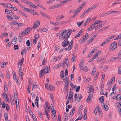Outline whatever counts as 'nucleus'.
<instances>
[{"label": "nucleus", "instance_id": "nucleus-55", "mask_svg": "<svg viewBox=\"0 0 121 121\" xmlns=\"http://www.w3.org/2000/svg\"><path fill=\"white\" fill-rule=\"evenodd\" d=\"M93 86L92 85H91L90 86V88H89V90L91 92L93 91V88L92 87Z\"/></svg>", "mask_w": 121, "mask_h": 121}, {"label": "nucleus", "instance_id": "nucleus-9", "mask_svg": "<svg viewBox=\"0 0 121 121\" xmlns=\"http://www.w3.org/2000/svg\"><path fill=\"white\" fill-rule=\"evenodd\" d=\"M17 38L16 37H14L13 39L11 41V43L13 44H15L16 43V40Z\"/></svg>", "mask_w": 121, "mask_h": 121}, {"label": "nucleus", "instance_id": "nucleus-8", "mask_svg": "<svg viewBox=\"0 0 121 121\" xmlns=\"http://www.w3.org/2000/svg\"><path fill=\"white\" fill-rule=\"evenodd\" d=\"M83 30V29H81L80 31L77 34L76 36L74 37L75 38H76L77 37H79L81 35H82V30Z\"/></svg>", "mask_w": 121, "mask_h": 121}, {"label": "nucleus", "instance_id": "nucleus-13", "mask_svg": "<svg viewBox=\"0 0 121 121\" xmlns=\"http://www.w3.org/2000/svg\"><path fill=\"white\" fill-rule=\"evenodd\" d=\"M24 58H22L21 59V62H20V60H19L18 62L17 63V64L18 66H20V65H21V66H22V64L23 63L24 61Z\"/></svg>", "mask_w": 121, "mask_h": 121}, {"label": "nucleus", "instance_id": "nucleus-45", "mask_svg": "<svg viewBox=\"0 0 121 121\" xmlns=\"http://www.w3.org/2000/svg\"><path fill=\"white\" fill-rule=\"evenodd\" d=\"M72 48V46H71V45L69 44L67 48L68 50L69 51Z\"/></svg>", "mask_w": 121, "mask_h": 121}, {"label": "nucleus", "instance_id": "nucleus-36", "mask_svg": "<svg viewBox=\"0 0 121 121\" xmlns=\"http://www.w3.org/2000/svg\"><path fill=\"white\" fill-rule=\"evenodd\" d=\"M30 6L32 7H33L35 9H36L37 8V6H36L33 3H31Z\"/></svg>", "mask_w": 121, "mask_h": 121}, {"label": "nucleus", "instance_id": "nucleus-18", "mask_svg": "<svg viewBox=\"0 0 121 121\" xmlns=\"http://www.w3.org/2000/svg\"><path fill=\"white\" fill-rule=\"evenodd\" d=\"M4 91L5 92H6L7 91H8V88L7 86V84L5 82V83L4 84Z\"/></svg>", "mask_w": 121, "mask_h": 121}, {"label": "nucleus", "instance_id": "nucleus-32", "mask_svg": "<svg viewBox=\"0 0 121 121\" xmlns=\"http://www.w3.org/2000/svg\"><path fill=\"white\" fill-rule=\"evenodd\" d=\"M84 63L82 62H81L79 64V66L80 69H82L83 68V66Z\"/></svg>", "mask_w": 121, "mask_h": 121}, {"label": "nucleus", "instance_id": "nucleus-63", "mask_svg": "<svg viewBox=\"0 0 121 121\" xmlns=\"http://www.w3.org/2000/svg\"><path fill=\"white\" fill-rule=\"evenodd\" d=\"M118 73L120 74H121V66L119 68Z\"/></svg>", "mask_w": 121, "mask_h": 121}, {"label": "nucleus", "instance_id": "nucleus-60", "mask_svg": "<svg viewBox=\"0 0 121 121\" xmlns=\"http://www.w3.org/2000/svg\"><path fill=\"white\" fill-rule=\"evenodd\" d=\"M3 96L4 98H5L7 96V95L6 93L5 92L3 93H2Z\"/></svg>", "mask_w": 121, "mask_h": 121}, {"label": "nucleus", "instance_id": "nucleus-1", "mask_svg": "<svg viewBox=\"0 0 121 121\" xmlns=\"http://www.w3.org/2000/svg\"><path fill=\"white\" fill-rule=\"evenodd\" d=\"M99 99L102 102V103L104 105L103 108L104 109L105 111H107L108 109V106L105 105V104L103 102L104 100V97L103 96H101L100 98H99Z\"/></svg>", "mask_w": 121, "mask_h": 121}, {"label": "nucleus", "instance_id": "nucleus-20", "mask_svg": "<svg viewBox=\"0 0 121 121\" xmlns=\"http://www.w3.org/2000/svg\"><path fill=\"white\" fill-rule=\"evenodd\" d=\"M94 52V50L91 51L90 52L89 54L87 56V58L90 57L92 55Z\"/></svg>", "mask_w": 121, "mask_h": 121}, {"label": "nucleus", "instance_id": "nucleus-25", "mask_svg": "<svg viewBox=\"0 0 121 121\" xmlns=\"http://www.w3.org/2000/svg\"><path fill=\"white\" fill-rule=\"evenodd\" d=\"M91 17H89L87 19L86 21V23H89L91 22L92 21V20H91Z\"/></svg>", "mask_w": 121, "mask_h": 121}, {"label": "nucleus", "instance_id": "nucleus-48", "mask_svg": "<svg viewBox=\"0 0 121 121\" xmlns=\"http://www.w3.org/2000/svg\"><path fill=\"white\" fill-rule=\"evenodd\" d=\"M78 13L76 12V11H75L74 12V14L72 17V18H74L78 14Z\"/></svg>", "mask_w": 121, "mask_h": 121}, {"label": "nucleus", "instance_id": "nucleus-10", "mask_svg": "<svg viewBox=\"0 0 121 121\" xmlns=\"http://www.w3.org/2000/svg\"><path fill=\"white\" fill-rule=\"evenodd\" d=\"M54 86L52 85L49 84V85H48V90L52 91V90L54 91Z\"/></svg>", "mask_w": 121, "mask_h": 121}, {"label": "nucleus", "instance_id": "nucleus-28", "mask_svg": "<svg viewBox=\"0 0 121 121\" xmlns=\"http://www.w3.org/2000/svg\"><path fill=\"white\" fill-rule=\"evenodd\" d=\"M65 63L66 64V65L67 66V65H69V61L68 60V59H66L64 61Z\"/></svg>", "mask_w": 121, "mask_h": 121}, {"label": "nucleus", "instance_id": "nucleus-15", "mask_svg": "<svg viewBox=\"0 0 121 121\" xmlns=\"http://www.w3.org/2000/svg\"><path fill=\"white\" fill-rule=\"evenodd\" d=\"M40 13L42 15L43 17H47L49 19V17H48V15L44 13H42L41 12H40Z\"/></svg>", "mask_w": 121, "mask_h": 121}, {"label": "nucleus", "instance_id": "nucleus-26", "mask_svg": "<svg viewBox=\"0 0 121 121\" xmlns=\"http://www.w3.org/2000/svg\"><path fill=\"white\" fill-rule=\"evenodd\" d=\"M24 31H25L24 32H25V33L26 32V34H28L30 32V29L29 28H28Z\"/></svg>", "mask_w": 121, "mask_h": 121}, {"label": "nucleus", "instance_id": "nucleus-30", "mask_svg": "<svg viewBox=\"0 0 121 121\" xmlns=\"http://www.w3.org/2000/svg\"><path fill=\"white\" fill-rule=\"evenodd\" d=\"M101 52V51L100 50L98 51L95 54V56H94V57H95V58H97L98 55Z\"/></svg>", "mask_w": 121, "mask_h": 121}, {"label": "nucleus", "instance_id": "nucleus-64", "mask_svg": "<svg viewBox=\"0 0 121 121\" xmlns=\"http://www.w3.org/2000/svg\"><path fill=\"white\" fill-rule=\"evenodd\" d=\"M118 57L119 58H121V50L119 52L118 54Z\"/></svg>", "mask_w": 121, "mask_h": 121}, {"label": "nucleus", "instance_id": "nucleus-57", "mask_svg": "<svg viewBox=\"0 0 121 121\" xmlns=\"http://www.w3.org/2000/svg\"><path fill=\"white\" fill-rule=\"evenodd\" d=\"M51 112L52 113H53V115L55 114L56 115V110L54 109H52V111H51Z\"/></svg>", "mask_w": 121, "mask_h": 121}, {"label": "nucleus", "instance_id": "nucleus-6", "mask_svg": "<svg viewBox=\"0 0 121 121\" xmlns=\"http://www.w3.org/2000/svg\"><path fill=\"white\" fill-rule=\"evenodd\" d=\"M14 11H12L10 10H9L7 9H5V12L7 13L8 14H14L13 12Z\"/></svg>", "mask_w": 121, "mask_h": 121}, {"label": "nucleus", "instance_id": "nucleus-39", "mask_svg": "<svg viewBox=\"0 0 121 121\" xmlns=\"http://www.w3.org/2000/svg\"><path fill=\"white\" fill-rule=\"evenodd\" d=\"M57 4L56 5H54L50 7V8L51 9H54L56 8H57L58 7L57 6Z\"/></svg>", "mask_w": 121, "mask_h": 121}, {"label": "nucleus", "instance_id": "nucleus-51", "mask_svg": "<svg viewBox=\"0 0 121 121\" xmlns=\"http://www.w3.org/2000/svg\"><path fill=\"white\" fill-rule=\"evenodd\" d=\"M6 76L7 79H9L10 78V74L9 73V72L7 73L6 74Z\"/></svg>", "mask_w": 121, "mask_h": 121}, {"label": "nucleus", "instance_id": "nucleus-49", "mask_svg": "<svg viewBox=\"0 0 121 121\" xmlns=\"http://www.w3.org/2000/svg\"><path fill=\"white\" fill-rule=\"evenodd\" d=\"M73 92H71V91H70V92L69 94V96L73 97Z\"/></svg>", "mask_w": 121, "mask_h": 121}, {"label": "nucleus", "instance_id": "nucleus-11", "mask_svg": "<svg viewBox=\"0 0 121 121\" xmlns=\"http://www.w3.org/2000/svg\"><path fill=\"white\" fill-rule=\"evenodd\" d=\"M82 8V6H79L78 7L75 11L78 13L80 12V11Z\"/></svg>", "mask_w": 121, "mask_h": 121}, {"label": "nucleus", "instance_id": "nucleus-29", "mask_svg": "<svg viewBox=\"0 0 121 121\" xmlns=\"http://www.w3.org/2000/svg\"><path fill=\"white\" fill-rule=\"evenodd\" d=\"M19 101L18 99H16V101H15V103H16V106H19Z\"/></svg>", "mask_w": 121, "mask_h": 121}, {"label": "nucleus", "instance_id": "nucleus-38", "mask_svg": "<svg viewBox=\"0 0 121 121\" xmlns=\"http://www.w3.org/2000/svg\"><path fill=\"white\" fill-rule=\"evenodd\" d=\"M83 20L81 22H78L77 23V24L78 26V27H79L82 24L83 22Z\"/></svg>", "mask_w": 121, "mask_h": 121}, {"label": "nucleus", "instance_id": "nucleus-33", "mask_svg": "<svg viewBox=\"0 0 121 121\" xmlns=\"http://www.w3.org/2000/svg\"><path fill=\"white\" fill-rule=\"evenodd\" d=\"M26 49L24 48L23 50L21 52V55H23L24 54H26Z\"/></svg>", "mask_w": 121, "mask_h": 121}, {"label": "nucleus", "instance_id": "nucleus-16", "mask_svg": "<svg viewBox=\"0 0 121 121\" xmlns=\"http://www.w3.org/2000/svg\"><path fill=\"white\" fill-rule=\"evenodd\" d=\"M69 78L68 77V76H67L66 77V78L65 79V81H66L65 82L66 83V85H69Z\"/></svg>", "mask_w": 121, "mask_h": 121}, {"label": "nucleus", "instance_id": "nucleus-23", "mask_svg": "<svg viewBox=\"0 0 121 121\" xmlns=\"http://www.w3.org/2000/svg\"><path fill=\"white\" fill-rule=\"evenodd\" d=\"M25 31H23L22 33H20L19 34V37H22L23 35H25L26 34V33H25V32H24Z\"/></svg>", "mask_w": 121, "mask_h": 121}, {"label": "nucleus", "instance_id": "nucleus-35", "mask_svg": "<svg viewBox=\"0 0 121 121\" xmlns=\"http://www.w3.org/2000/svg\"><path fill=\"white\" fill-rule=\"evenodd\" d=\"M67 30H65L61 32V36H63L64 34H65L67 33Z\"/></svg>", "mask_w": 121, "mask_h": 121}, {"label": "nucleus", "instance_id": "nucleus-5", "mask_svg": "<svg viewBox=\"0 0 121 121\" xmlns=\"http://www.w3.org/2000/svg\"><path fill=\"white\" fill-rule=\"evenodd\" d=\"M37 22H36L34 24H33V28H36V27L38 26H39L40 25V22L38 20H37Z\"/></svg>", "mask_w": 121, "mask_h": 121}, {"label": "nucleus", "instance_id": "nucleus-53", "mask_svg": "<svg viewBox=\"0 0 121 121\" xmlns=\"http://www.w3.org/2000/svg\"><path fill=\"white\" fill-rule=\"evenodd\" d=\"M14 48L15 50H17L18 49V45H14Z\"/></svg>", "mask_w": 121, "mask_h": 121}, {"label": "nucleus", "instance_id": "nucleus-3", "mask_svg": "<svg viewBox=\"0 0 121 121\" xmlns=\"http://www.w3.org/2000/svg\"><path fill=\"white\" fill-rule=\"evenodd\" d=\"M45 69H42L40 71V77H41L45 75L46 73V72H47V71H45Z\"/></svg>", "mask_w": 121, "mask_h": 121}, {"label": "nucleus", "instance_id": "nucleus-37", "mask_svg": "<svg viewBox=\"0 0 121 121\" xmlns=\"http://www.w3.org/2000/svg\"><path fill=\"white\" fill-rule=\"evenodd\" d=\"M45 70H46V71H47V72H46V73H49L50 72V69H49V70H48V66H47L45 68Z\"/></svg>", "mask_w": 121, "mask_h": 121}, {"label": "nucleus", "instance_id": "nucleus-41", "mask_svg": "<svg viewBox=\"0 0 121 121\" xmlns=\"http://www.w3.org/2000/svg\"><path fill=\"white\" fill-rule=\"evenodd\" d=\"M97 110L99 112V116L102 117V116L101 115V114L102 113V112L100 111V109L99 108H98L97 109Z\"/></svg>", "mask_w": 121, "mask_h": 121}, {"label": "nucleus", "instance_id": "nucleus-12", "mask_svg": "<svg viewBox=\"0 0 121 121\" xmlns=\"http://www.w3.org/2000/svg\"><path fill=\"white\" fill-rule=\"evenodd\" d=\"M88 34L87 33L84 35L83 36V37H84L83 38L82 40L85 42L86 40V39L87 38L88 36Z\"/></svg>", "mask_w": 121, "mask_h": 121}, {"label": "nucleus", "instance_id": "nucleus-58", "mask_svg": "<svg viewBox=\"0 0 121 121\" xmlns=\"http://www.w3.org/2000/svg\"><path fill=\"white\" fill-rule=\"evenodd\" d=\"M93 95L92 93H90V94H89L88 97L89 98H91H91H92L93 97Z\"/></svg>", "mask_w": 121, "mask_h": 121}, {"label": "nucleus", "instance_id": "nucleus-59", "mask_svg": "<svg viewBox=\"0 0 121 121\" xmlns=\"http://www.w3.org/2000/svg\"><path fill=\"white\" fill-rule=\"evenodd\" d=\"M26 44L27 46H29L30 45V42L29 40H28L26 42Z\"/></svg>", "mask_w": 121, "mask_h": 121}, {"label": "nucleus", "instance_id": "nucleus-27", "mask_svg": "<svg viewBox=\"0 0 121 121\" xmlns=\"http://www.w3.org/2000/svg\"><path fill=\"white\" fill-rule=\"evenodd\" d=\"M45 111L46 113V115L47 118L48 119V120L49 119V118H50L49 117V114L48 113L47 110H46V109L45 108Z\"/></svg>", "mask_w": 121, "mask_h": 121}, {"label": "nucleus", "instance_id": "nucleus-50", "mask_svg": "<svg viewBox=\"0 0 121 121\" xmlns=\"http://www.w3.org/2000/svg\"><path fill=\"white\" fill-rule=\"evenodd\" d=\"M73 57L71 59L72 61L73 62L75 60V55L74 54L73 55Z\"/></svg>", "mask_w": 121, "mask_h": 121}, {"label": "nucleus", "instance_id": "nucleus-61", "mask_svg": "<svg viewBox=\"0 0 121 121\" xmlns=\"http://www.w3.org/2000/svg\"><path fill=\"white\" fill-rule=\"evenodd\" d=\"M71 80L72 81H74V76L73 74H72L71 75Z\"/></svg>", "mask_w": 121, "mask_h": 121}, {"label": "nucleus", "instance_id": "nucleus-17", "mask_svg": "<svg viewBox=\"0 0 121 121\" xmlns=\"http://www.w3.org/2000/svg\"><path fill=\"white\" fill-rule=\"evenodd\" d=\"M17 24H18V22L17 21L13 22H11L10 23V25L11 26L12 25H14Z\"/></svg>", "mask_w": 121, "mask_h": 121}, {"label": "nucleus", "instance_id": "nucleus-52", "mask_svg": "<svg viewBox=\"0 0 121 121\" xmlns=\"http://www.w3.org/2000/svg\"><path fill=\"white\" fill-rule=\"evenodd\" d=\"M87 114L86 113H84L83 119L84 120H86L87 118Z\"/></svg>", "mask_w": 121, "mask_h": 121}, {"label": "nucleus", "instance_id": "nucleus-40", "mask_svg": "<svg viewBox=\"0 0 121 121\" xmlns=\"http://www.w3.org/2000/svg\"><path fill=\"white\" fill-rule=\"evenodd\" d=\"M92 10H93V9H92V7L90 8H88V9H87L85 11L87 13L91 11Z\"/></svg>", "mask_w": 121, "mask_h": 121}, {"label": "nucleus", "instance_id": "nucleus-21", "mask_svg": "<svg viewBox=\"0 0 121 121\" xmlns=\"http://www.w3.org/2000/svg\"><path fill=\"white\" fill-rule=\"evenodd\" d=\"M116 99L117 100H120L121 99V95L120 94H118L117 96L116 97Z\"/></svg>", "mask_w": 121, "mask_h": 121}, {"label": "nucleus", "instance_id": "nucleus-14", "mask_svg": "<svg viewBox=\"0 0 121 121\" xmlns=\"http://www.w3.org/2000/svg\"><path fill=\"white\" fill-rule=\"evenodd\" d=\"M66 41L67 40H65L62 42V47H65L67 46V45L66 43Z\"/></svg>", "mask_w": 121, "mask_h": 121}, {"label": "nucleus", "instance_id": "nucleus-42", "mask_svg": "<svg viewBox=\"0 0 121 121\" xmlns=\"http://www.w3.org/2000/svg\"><path fill=\"white\" fill-rule=\"evenodd\" d=\"M39 36L37 34H36L34 37V39L37 40L39 38Z\"/></svg>", "mask_w": 121, "mask_h": 121}, {"label": "nucleus", "instance_id": "nucleus-22", "mask_svg": "<svg viewBox=\"0 0 121 121\" xmlns=\"http://www.w3.org/2000/svg\"><path fill=\"white\" fill-rule=\"evenodd\" d=\"M89 70V69L86 66H85L82 69V71H85V72H86Z\"/></svg>", "mask_w": 121, "mask_h": 121}, {"label": "nucleus", "instance_id": "nucleus-4", "mask_svg": "<svg viewBox=\"0 0 121 121\" xmlns=\"http://www.w3.org/2000/svg\"><path fill=\"white\" fill-rule=\"evenodd\" d=\"M64 16L63 15H59L56 17V21H59L60 20V19H61L62 18H64Z\"/></svg>", "mask_w": 121, "mask_h": 121}, {"label": "nucleus", "instance_id": "nucleus-24", "mask_svg": "<svg viewBox=\"0 0 121 121\" xmlns=\"http://www.w3.org/2000/svg\"><path fill=\"white\" fill-rule=\"evenodd\" d=\"M17 12H18L19 13L22 15L26 17H27V16L25 14L23 13V12H22L21 11H20L19 10H18L17 11Z\"/></svg>", "mask_w": 121, "mask_h": 121}, {"label": "nucleus", "instance_id": "nucleus-47", "mask_svg": "<svg viewBox=\"0 0 121 121\" xmlns=\"http://www.w3.org/2000/svg\"><path fill=\"white\" fill-rule=\"evenodd\" d=\"M38 112L40 118L41 119H43V116H42V115L41 112H39V111Z\"/></svg>", "mask_w": 121, "mask_h": 121}, {"label": "nucleus", "instance_id": "nucleus-7", "mask_svg": "<svg viewBox=\"0 0 121 121\" xmlns=\"http://www.w3.org/2000/svg\"><path fill=\"white\" fill-rule=\"evenodd\" d=\"M61 72L60 73V77L62 79H63L64 82H65V78H63L64 77V72L63 71H61Z\"/></svg>", "mask_w": 121, "mask_h": 121}, {"label": "nucleus", "instance_id": "nucleus-44", "mask_svg": "<svg viewBox=\"0 0 121 121\" xmlns=\"http://www.w3.org/2000/svg\"><path fill=\"white\" fill-rule=\"evenodd\" d=\"M19 17H18L16 15H14L13 16V17L12 19H19Z\"/></svg>", "mask_w": 121, "mask_h": 121}, {"label": "nucleus", "instance_id": "nucleus-43", "mask_svg": "<svg viewBox=\"0 0 121 121\" xmlns=\"http://www.w3.org/2000/svg\"><path fill=\"white\" fill-rule=\"evenodd\" d=\"M69 30L68 31V32L67 33L69 35H70L71 33H72L73 30Z\"/></svg>", "mask_w": 121, "mask_h": 121}, {"label": "nucleus", "instance_id": "nucleus-62", "mask_svg": "<svg viewBox=\"0 0 121 121\" xmlns=\"http://www.w3.org/2000/svg\"><path fill=\"white\" fill-rule=\"evenodd\" d=\"M47 61L45 59H44L43 60L42 63V64L43 65H44L45 64V63Z\"/></svg>", "mask_w": 121, "mask_h": 121}, {"label": "nucleus", "instance_id": "nucleus-46", "mask_svg": "<svg viewBox=\"0 0 121 121\" xmlns=\"http://www.w3.org/2000/svg\"><path fill=\"white\" fill-rule=\"evenodd\" d=\"M63 5V4L62 2H61L59 4H57V7L58 8L60 7H61Z\"/></svg>", "mask_w": 121, "mask_h": 121}, {"label": "nucleus", "instance_id": "nucleus-31", "mask_svg": "<svg viewBox=\"0 0 121 121\" xmlns=\"http://www.w3.org/2000/svg\"><path fill=\"white\" fill-rule=\"evenodd\" d=\"M65 35V40L67 41L68 40V39L70 37V36L67 33Z\"/></svg>", "mask_w": 121, "mask_h": 121}, {"label": "nucleus", "instance_id": "nucleus-34", "mask_svg": "<svg viewBox=\"0 0 121 121\" xmlns=\"http://www.w3.org/2000/svg\"><path fill=\"white\" fill-rule=\"evenodd\" d=\"M96 68L95 67H94L93 69L92 72V75H94L96 71Z\"/></svg>", "mask_w": 121, "mask_h": 121}, {"label": "nucleus", "instance_id": "nucleus-54", "mask_svg": "<svg viewBox=\"0 0 121 121\" xmlns=\"http://www.w3.org/2000/svg\"><path fill=\"white\" fill-rule=\"evenodd\" d=\"M50 23L51 24H52L54 25V26H56L57 25V22L54 23V22H50Z\"/></svg>", "mask_w": 121, "mask_h": 121}, {"label": "nucleus", "instance_id": "nucleus-56", "mask_svg": "<svg viewBox=\"0 0 121 121\" xmlns=\"http://www.w3.org/2000/svg\"><path fill=\"white\" fill-rule=\"evenodd\" d=\"M60 49V47H59L58 46L56 45L55 47V50H56L57 51L58 50Z\"/></svg>", "mask_w": 121, "mask_h": 121}, {"label": "nucleus", "instance_id": "nucleus-2", "mask_svg": "<svg viewBox=\"0 0 121 121\" xmlns=\"http://www.w3.org/2000/svg\"><path fill=\"white\" fill-rule=\"evenodd\" d=\"M117 43L115 42L112 43L111 45L109 50L110 51H113L115 50L117 48Z\"/></svg>", "mask_w": 121, "mask_h": 121}, {"label": "nucleus", "instance_id": "nucleus-19", "mask_svg": "<svg viewBox=\"0 0 121 121\" xmlns=\"http://www.w3.org/2000/svg\"><path fill=\"white\" fill-rule=\"evenodd\" d=\"M4 116L5 120L6 121H8V115L7 113H5L4 114Z\"/></svg>", "mask_w": 121, "mask_h": 121}]
</instances>
